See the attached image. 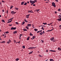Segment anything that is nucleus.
<instances>
[{
    "label": "nucleus",
    "instance_id": "f257e3e1",
    "mask_svg": "<svg viewBox=\"0 0 61 61\" xmlns=\"http://www.w3.org/2000/svg\"><path fill=\"white\" fill-rule=\"evenodd\" d=\"M52 6L54 7H56V5H55V3L54 2H52Z\"/></svg>",
    "mask_w": 61,
    "mask_h": 61
},
{
    "label": "nucleus",
    "instance_id": "f03ea898",
    "mask_svg": "<svg viewBox=\"0 0 61 61\" xmlns=\"http://www.w3.org/2000/svg\"><path fill=\"white\" fill-rule=\"evenodd\" d=\"M36 47H30L28 48V49H35L36 48Z\"/></svg>",
    "mask_w": 61,
    "mask_h": 61
},
{
    "label": "nucleus",
    "instance_id": "7ed1b4c3",
    "mask_svg": "<svg viewBox=\"0 0 61 61\" xmlns=\"http://www.w3.org/2000/svg\"><path fill=\"white\" fill-rule=\"evenodd\" d=\"M16 29V27H15V28H14L13 27H12L10 29V30H15Z\"/></svg>",
    "mask_w": 61,
    "mask_h": 61
},
{
    "label": "nucleus",
    "instance_id": "20e7f679",
    "mask_svg": "<svg viewBox=\"0 0 61 61\" xmlns=\"http://www.w3.org/2000/svg\"><path fill=\"white\" fill-rule=\"evenodd\" d=\"M16 12H15L13 11H12L11 12V13L12 15H13L15 13H16Z\"/></svg>",
    "mask_w": 61,
    "mask_h": 61
},
{
    "label": "nucleus",
    "instance_id": "39448f33",
    "mask_svg": "<svg viewBox=\"0 0 61 61\" xmlns=\"http://www.w3.org/2000/svg\"><path fill=\"white\" fill-rule=\"evenodd\" d=\"M49 51H50L51 52H56V51L55 50H51Z\"/></svg>",
    "mask_w": 61,
    "mask_h": 61
},
{
    "label": "nucleus",
    "instance_id": "423d86ee",
    "mask_svg": "<svg viewBox=\"0 0 61 61\" xmlns=\"http://www.w3.org/2000/svg\"><path fill=\"white\" fill-rule=\"evenodd\" d=\"M11 42V41L9 39V40L8 42H7V43L8 44H9Z\"/></svg>",
    "mask_w": 61,
    "mask_h": 61
},
{
    "label": "nucleus",
    "instance_id": "0eeeda50",
    "mask_svg": "<svg viewBox=\"0 0 61 61\" xmlns=\"http://www.w3.org/2000/svg\"><path fill=\"white\" fill-rule=\"evenodd\" d=\"M54 37L51 38V41H53L54 40Z\"/></svg>",
    "mask_w": 61,
    "mask_h": 61
},
{
    "label": "nucleus",
    "instance_id": "6e6552de",
    "mask_svg": "<svg viewBox=\"0 0 61 61\" xmlns=\"http://www.w3.org/2000/svg\"><path fill=\"white\" fill-rule=\"evenodd\" d=\"M29 15H26V16L25 17H26V18H29Z\"/></svg>",
    "mask_w": 61,
    "mask_h": 61
},
{
    "label": "nucleus",
    "instance_id": "1a4fd4ad",
    "mask_svg": "<svg viewBox=\"0 0 61 61\" xmlns=\"http://www.w3.org/2000/svg\"><path fill=\"white\" fill-rule=\"evenodd\" d=\"M13 34H15V33H17V31H15L14 32H13Z\"/></svg>",
    "mask_w": 61,
    "mask_h": 61
},
{
    "label": "nucleus",
    "instance_id": "9d476101",
    "mask_svg": "<svg viewBox=\"0 0 61 61\" xmlns=\"http://www.w3.org/2000/svg\"><path fill=\"white\" fill-rule=\"evenodd\" d=\"M57 20L59 21H61V18L58 19Z\"/></svg>",
    "mask_w": 61,
    "mask_h": 61
},
{
    "label": "nucleus",
    "instance_id": "9b49d317",
    "mask_svg": "<svg viewBox=\"0 0 61 61\" xmlns=\"http://www.w3.org/2000/svg\"><path fill=\"white\" fill-rule=\"evenodd\" d=\"M23 30H24V31H27V29H23Z\"/></svg>",
    "mask_w": 61,
    "mask_h": 61
},
{
    "label": "nucleus",
    "instance_id": "f8f14e48",
    "mask_svg": "<svg viewBox=\"0 0 61 61\" xmlns=\"http://www.w3.org/2000/svg\"><path fill=\"white\" fill-rule=\"evenodd\" d=\"M27 26L28 27H29L31 25V24H29L27 25Z\"/></svg>",
    "mask_w": 61,
    "mask_h": 61
},
{
    "label": "nucleus",
    "instance_id": "ddd939ff",
    "mask_svg": "<svg viewBox=\"0 0 61 61\" xmlns=\"http://www.w3.org/2000/svg\"><path fill=\"white\" fill-rule=\"evenodd\" d=\"M28 13H33V12L32 10H30L28 11Z\"/></svg>",
    "mask_w": 61,
    "mask_h": 61
},
{
    "label": "nucleus",
    "instance_id": "4468645a",
    "mask_svg": "<svg viewBox=\"0 0 61 61\" xmlns=\"http://www.w3.org/2000/svg\"><path fill=\"white\" fill-rule=\"evenodd\" d=\"M24 3H25L24 2H22L21 3V5H23L24 4Z\"/></svg>",
    "mask_w": 61,
    "mask_h": 61
},
{
    "label": "nucleus",
    "instance_id": "2eb2a0df",
    "mask_svg": "<svg viewBox=\"0 0 61 61\" xmlns=\"http://www.w3.org/2000/svg\"><path fill=\"white\" fill-rule=\"evenodd\" d=\"M43 33H44L43 32H41V33H39V34L40 35H42V34H43Z\"/></svg>",
    "mask_w": 61,
    "mask_h": 61
},
{
    "label": "nucleus",
    "instance_id": "dca6fc26",
    "mask_svg": "<svg viewBox=\"0 0 61 61\" xmlns=\"http://www.w3.org/2000/svg\"><path fill=\"white\" fill-rule=\"evenodd\" d=\"M1 43H5V41H3L2 42H1Z\"/></svg>",
    "mask_w": 61,
    "mask_h": 61
},
{
    "label": "nucleus",
    "instance_id": "f3484780",
    "mask_svg": "<svg viewBox=\"0 0 61 61\" xmlns=\"http://www.w3.org/2000/svg\"><path fill=\"white\" fill-rule=\"evenodd\" d=\"M29 38H30V37H28V38H27V40H29Z\"/></svg>",
    "mask_w": 61,
    "mask_h": 61
},
{
    "label": "nucleus",
    "instance_id": "a211bd4d",
    "mask_svg": "<svg viewBox=\"0 0 61 61\" xmlns=\"http://www.w3.org/2000/svg\"><path fill=\"white\" fill-rule=\"evenodd\" d=\"M36 38V36H32V38H33V39H34Z\"/></svg>",
    "mask_w": 61,
    "mask_h": 61
},
{
    "label": "nucleus",
    "instance_id": "6ab92c4d",
    "mask_svg": "<svg viewBox=\"0 0 61 61\" xmlns=\"http://www.w3.org/2000/svg\"><path fill=\"white\" fill-rule=\"evenodd\" d=\"M12 21V20H11L10 21H9L7 22V23H10Z\"/></svg>",
    "mask_w": 61,
    "mask_h": 61
},
{
    "label": "nucleus",
    "instance_id": "aec40b11",
    "mask_svg": "<svg viewBox=\"0 0 61 61\" xmlns=\"http://www.w3.org/2000/svg\"><path fill=\"white\" fill-rule=\"evenodd\" d=\"M54 60L52 59H50V61H53Z\"/></svg>",
    "mask_w": 61,
    "mask_h": 61
},
{
    "label": "nucleus",
    "instance_id": "412c9836",
    "mask_svg": "<svg viewBox=\"0 0 61 61\" xmlns=\"http://www.w3.org/2000/svg\"><path fill=\"white\" fill-rule=\"evenodd\" d=\"M43 25H47V23H43Z\"/></svg>",
    "mask_w": 61,
    "mask_h": 61
},
{
    "label": "nucleus",
    "instance_id": "4be33fe9",
    "mask_svg": "<svg viewBox=\"0 0 61 61\" xmlns=\"http://www.w3.org/2000/svg\"><path fill=\"white\" fill-rule=\"evenodd\" d=\"M33 1H32L31 0H30V3H32V2H33Z\"/></svg>",
    "mask_w": 61,
    "mask_h": 61
},
{
    "label": "nucleus",
    "instance_id": "5701e85b",
    "mask_svg": "<svg viewBox=\"0 0 61 61\" xmlns=\"http://www.w3.org/2000/svg\"><path fill=\"white\" fill-rule=\"evenodd\" d=\"M58 50H60V51H61V49L59 47L58 48Z\"/></svg>",
    "mask_w": 61,
    "mask_h": 61
},
{
    "label": "nucleus",
    "instance_id": "b1692460",
    "mask_svg": "<svg viewBox=\"0 0 61 61\" xmlns=\"http://www.w3.org/2000/svg\"><path fill=\"white\" fill-rule=\"evenodd\" d=\"M25 23V22H22V24H21V25H23L24 24V23Z\"/></svg>",
    "mask_w": 61,
    "mask_h": 61
},
{
    "label": "nucleus",
    "instance_id": "393cba45",
    "mask_svg": "<svg viewBox=\"0 0 61 61\" xmlns=\"http://www.w3.org/2000/svg\"><path fill=\"white\" fill-rule=\"evenodd\" d=\"M23 4L25 5H27V3L26 2H25V3Z\"/></svg>",
    "mask_w": 61,
    "mask_h": 61
},
{
    "label": "nucleus",
    "instance_id": "a878e982",
    "mask_svg": "<svg viewBox=\"0 0 61 61\" xmlns=\"http://www.w3.org/2000/svg\"><path fill=\"white\" fill-rule=\"evenodd\" d=\"M34 30H35V31H37V30H37V29H34Z\"/></svg>",
    "mask_w": 61,
    "mask_h": 61
},
{
    "label": "nucleus",
    "instance_id": "bb28decb",
    "mask_svg": "<svg viewBox=\"0 0 61 61\" xmlns=\"http://www.w3.org/2000/svg\"><path fill=\"white\" fill-rule=\"evenodd\" d=\"M33 51H32L31 52H30L29 53V54H32V53H33Z\"/></svg>",
    "mask_w": 61,
    "mask_h": 61
},
{
    "label": "nucleus",
    "instance_id": "cd10ccee",
    "mask_svg": "<svg viewBox=\"0 0 61 61\" xmlns=\"http://www.w3.org/2000/svg\"><path fill=\"white\" fill-rule=\"evenodd\" d=\"M24 21H25L26 23L28 22V21L27 20H26L25 19H24Z\"/></svg>",
    "mask_w": 61,
    "mask_h": 61
},
{
    "label": "nucleus",
    "instance_id": "c85d7f7f",
    "mask_svg": "<svg viewBox=\"0 0 61 61\" xmlns=\"http://www.w3.org/2000/svg\"><path fill=\"white\" fill-rule=\"evenodd\" d=\"M25 28H26L28 30V27L27 26H26V27H25Z\"/></svg>",
    "mask_w": 61,
    "mask_h": 61
},
{
    "label": "nucleus",
    "instance_id": "c756f323",
    "mask_svg": "<svg viewBox=\"0 0 61 61\" xmlns=\"http://www.w3.org/2000/svg\"><path fill=\"white\" fill-rule=\"evenodd\" d=\"M9 32L8 31H7L5 32V33L6 34H8L9 33Z\"/></svg>",
    "mask_w": 61,
    "mask_h": 61
},
{
    "label": "nucleus",
    "instance_id": "7c9ffc66",
    "mask_svg": "<svg viewBox=\"0 0 61 61\" xmlns=\"http://www.w3.org/2000/svg\"><path fill=\"white\" fill-rule=\"evenodd\" d=\"M15 10H18V8H17V7H16V8H15Z\"/></svg>",
    "mask_w": 61,
    "mask_h": 61
},
{
    "label": "nucleus",
    "instance_id": "2f4dec72",
    "mask_svg": "<svg viewBox=\"0 0 61 61\" xmlns=\"http://www.w3.org/2000/svg\"><path fill=\"white\" fill-rule=\"evenodd\" d=\"M30 35L31 36H33V35L32 34H31V33H30Z\"/></svg>",
    "mask_w": 61,
    "mask_h": 61
},
{
    "label": "nucleus",
    "instance_id": "473e14b6",
    "mask_svg": "<svg viewBox=\"0 0 61 61\" xmlns=\"http://www.w3.org/2000/svg\"><path fill=\"white\" fill-rule=\"evenodd\" d=\"M36 2H34V1H33L32 2V3H31L32 4H34V3H35Z\"/></svg>",
    "mask_w": 61,
    "mask_h": 61
},
{
    "label": "nucleus",
    "instance_id": "72a5a7b5",
    "mask_svg": "<svg viewBox=\"0 0 61 61\" xmlns=\"http://www.w3.org/2000/svg\"><path fill=\"white\" fill-rule=\"evenodd\" d=\"M19 60V59L18 58H17L16 59H15L16 61H18Z\"/></svg>",
    "mask_w": 61,
    "mask_h": 61
},
{
    "label": "nucleus",
    "instance_id": "f704fd0d",
    "mask_svg": "<svg viewBox=\"0 0 61 61\" xmlns=\"http://www.w3.org/2000/svg\"><path fill=\"white\" fill-rule=\"evenodd\" d=\"M8 11H9V10H6V13L7 14H8Z\"/></svg>",
    "mask_w": 61,
    "mask_h": 61
},
{
    "label": "nucleus",
    "instance_id": "c9c22d12",
    "mask_svg": "<svg viewBox=\"0 0 61 61\" xmlns=\"http://www.w3.org/2000/svg\"><path fill=\"white\" fill-rule=\"evenodd\" d=\"M25 46H22V48H24V49L25 48Z\"/></svg>",
    "mask_w": 61,
    "mask_h": 61
},
{
    "label": "nucleus",
    "instance_id": "e433bc0d",
    "mask_svg": "<svg viewBox=\"0 0 61 61\" xmlns=\"http://www.w3.org/2000/svg\"><path fill=\"white\" fill-rule=\"evenodd\" d=\"M34 1V2H37V0H34V1Z\"/></svg>",
    "mask_w": 61,
    "mask_h": 61
},
{
    "label": "nucleus",
    "instance_id": "4c0bfd02",
    "mask_svg": "<svg viewBox=\"0 0 61 61\" xmlns=\"http://www.w3.org/2000/svg\"><path fill=\"white\" fill-rule=\"evenodd\" d=\"M59 18H60L61 17V15H59Z\"/></svg>",
    "mask_w": 61,
    "mask_h": 61
},
{
    "label": "nucleus",
    "instance_id": "58836bf2",
    "mask_svg": "<svg viewBox=\"0 0 61 61\" xmlns=\"http://www.w3.org/2000/svg\"><path fill=\"white\" fill-rule=\"evenodd\" d=\"M1 21H2V22H5V20H1Z\"/></svg>",
    "mask_w": 61,
    "mask_h": 61
},
{
    "label": "nucleus",
    "instance_id": "ea45409f",
    "mask_svg": "<svg viewBox=\"0 0 61 61\" xmlns=\"http://www.w3.org/2000/svg\"><path fill=\"white\" fill-rule=\"evenodd\" d=\"M23 36V35H22V34H20V37H21V36Z\"/></svg>",
    "mask_w": 61,
    "mask_h": 61
},
{
    "label": "nucleus",
    "instance_id": "a19ab883",
    "mask_svg": "<svg viewBox=\"0 0 61 61\" xmlns=\"http://www.w3.org/2000/svg\"><path fill=\"white\" fill-rule=\"evenodd\" d=\"M39 10H40V9H38V10L37 9V10H36V11L38 12Z\"/></svg>",
    "mask_w": 61,
    "mask_h": 61
},
{
    "label": "nucleus",
    "instance_id": "79ce46f5",
    "mask_svg": "<svg viewBox=\"0 0 61 61\" xmlns=\"http://www.w3.org/2000/svg\"><path fill=\"white\" fill-rule=\"evenodd\" d=\"M41 42L44 43V41L43 40H41Z\"/></svg>",
    "mask_w": 61,
    "mask_h": 61
},
{
    "label": "nucleus",
    "instance_id": "37998d69",
    "mask_svg": "<svg viewBox=\"0 0 61 61\" xmlns=\"http://www.w3.org/2000/svg\"><path fill=\"white\" fill-rule=\"evenodd\" d=\"M16 24L19 25V23L18 22H15Z\"/></svg>",
    "mask_w": 61,
    "mask_h": 61
},
{
    "label": "nucleus",
    "instance_id": "c03bdc74",
    "mask_svg": "<svg viewBox=\"0 0 61 61\" xmlns=\"http://www.w3.org/2000/svg\"><path fill=\"white\" fill-rule=\"evenodd\" d=\"M41 29L43 30H44V28L43 27H42Z\"/></svg>",
    "mask_w": 61,
    "mask_h": 61
},
{
    "label": "nucleus",
    "instance_id": "a18cd8bd",
    "mask_svg": "<svg viewBox=\"0 0 61 61\" xmlns=\"http://www.w3.org/2000/svg\"><path fill=\"white\" fill-rule=\"evenodd\" d=\"M52 31L49 30H47V31H46V32H49V31Z\"/></svg>",
    "mask_w": 61,
    "mask_h": 61
},
{
    "label": "nucleus",
    "instance_id": "49530a36",
    "mask_svg": "<svg viewBox=\"0 0 61 61\" xmlns=\"http://www.w3.org/2000/svg\"><path fill=\"white\" fill-rule=\"evenodd\" d=\"M61 10V9H58V11H60Z\"/></svg>",
    "mask_w": 61,
    "mask_h": 61
},
{
    "label": "nucleus",
    "instance_id": "de8ad7c7",
    "mask_svg": "<svg viewBox=\"0 0 61 61\" xmlns=\"http://www.w3.org/2000/svg\"><path fill=\"white\" fill-rule=\"evenodd\" d=\"M55 1H56V2H58V0H55Z\"/></svg>",
    "mask_w": 61,
    "mask_h": 61
},
{
    "label": "nucleus",
    "instance_id": "09e8293b",
    "mask_svg": "<svg viewBox=\"0 0 61 61\" xmlns=\"http://www.w3.org/2000/svg\"><path fill=\"white\" fill-rule=\"evenodd\" d=\"M13 8V6H11V7L10 8V9H11L12 8Z\"/></svg>",
    "mask_w": 61,
    "mask_h": 61
},
{
    "label": "nucleus",
    "instance_id": "8fccbe9b",
    "mask_svg": "<svg viewBox=\"0 0 61 61\" xmlns=\"http://www.w3.org/2000/svg\"><path fill=\"white\" fill-rule=\"evenodd\" d=\"M39 57H42V56H41V55H39Z\"/></svg>",
    "mask_w": 61,
    "mask_h": 61
},
{
    "label": "nucleus",
    "instance_id": "3c124183",
    "mask_svg": "<svg viewBox=\"0 0 61 61\" xmlns=\"http://www.w3.org/2000/svg\"><path fill=\"white\" fill-rule=\"evenodd\" d=\"M13 18H10V20H12L13 19Z\"/></svg>",
    "mask_w": 61,
    "mask_h": 61
},
{
    "label": "nucleus",
    "instance_id": "603ef678",
    "mask_svg": "<svg viewBox=\"0 0 61 61\" xmlns=\"http://www.w3.org/2000/svg\"><path fill=\"white\" fill-rule=\"evenodd\" d=\"M12 25L11 24V25H9V26H12Z\"/></svg>",
    "mask_w": 61,
    "mask_h": 61
},
{
    "label": "nucleus",
    "instance_id": "864d4df0",
    "mask_svg": "<svg viewBox=\"0 0 61 61\" xmlns=\"http://www.w3.org/2000/svg\"><path fill=\"white\" fill-rule=\"evenodd\" d=\"M2 2L4 3V2H5L4 1H3V0H2Z\"/></svg>",
    "mask_w": 61,
    "mask_h": 61
},
{
    "label": "nucleus",
    "instance_id": "5fc2aeb1",
    "mask_svg": "<svg viewBox=\"0 0 61 61\" xmlns=\"http://www.w3.org/2000/svg\"><path fill=\"white\" fill-rule=\"evenodd\" d=\"M53 29H52L51 30H49L52 31V30H53Z\"/></svg>",
    "mask_w": 61,
    "mask_h": 61
},
{
    "label": "nucleus",
    "instance_id": "6e6d98bb",
    "mask_svg": "<svg viewBox=\"0 0 61 61\" xmlns=\"http://www.w3.org/2000/svg\"><path fill=\"white\" fill-rule=\"evenodd\" d=\"M39 31L40 32H41L42 31V30H41V31Z\"/></svg>",
    "mask_w": 61,
    "mask_h": 61
},
{
    "label": "nucleus",
    "instance_id": "4d7b16f0",
    "mask_svg": "<svg viewBox=\"0 0 61 61\" xmlns=\"http://www.w3.org/2000/svg\"><path fill=\"white\" fill-rule=\"evenodd\" d=\"M48 52V50H46V52Z\"/></svg>",
    "mask_w": 61,
    "mask_h": 61
},
{
    "label": "nucleus",
    "instance_id": "13d9d810",
    "mask_svg": "<svg viewBox=\"0 0 61 61\" xmlns=\"http://www.w3.org/2000/svg\"><path fill=\"white\" fill-rule=\"evenodd\" d=\"M32 27H33V28H34V27L33 26V24H32Z\"/></svg>",
    "mask_w": 61,
    "mask_h": 61
},
{
    "label": "nucleus",
    "instance_id": "bf43d9fd",
    "mask_svg": "<svg viewBox=\"0 0 61 61\" xmlns=\"http://www.w3.org/2000/svg\"><path fill=\"white\" fill-rule=\"evenodd\" d=\"M29 1H27V3L28 4H29Z\"/></svg>",
    "mask_w": 61,
    "mask_h": 61
},
{
    "label": "nucleus",
    "instance_id": "052dcab7",
    "mask_svg": "<svg viewBox=\"0 0 61 61\" xmlns=\"http://www.w3.org/2000/svg\"><path fill=\"white\" fill-rule=\"evenodd\" d=\"M4 12V10H2V12Z\"/></svg>",
    "mask_w": 61,
    "mask_h": 61
},
{
    "label": "nucleus",
    "instance_id": "680f3d73",
    "mask_svg": "<svg viewBox=\"0 0 61 61\" xmlns=\"http://www.w3.org/2000/svg\"><path fill=\"white\" fill-rule=\"evenodd\" d=\"M57 13V12L56 11H55V14H56Z\"/></svg>",
    "mask_w": 61,
    "mask_h": 61
},
{
    "label": "nucleus",
    "instance_id": "e2e57ef3",
    "mask_svg": "<svg viewBox=\"0 0 61 61\" xmlns=\"http://www.w3.org/2000/svg\"><path fill=\"white\" fill-rule=\"evenodd\" d=\"M52 24V23H50V24H50V25H51Z\"/></svg>",
    "mask_w": 61,
    "mask_h": 61
},
{
    "label": "nucleus",
    "instance_id": "0e129e2a",
    "mask_svg": "<svg viewBox=\"0 0 61 61\" xmlns=\"http://www.w3.org/2000/svg\"><path fill=\"white\" fill-rule=\"evenodd\" d=\"M36 5L35 4H34L33 5V6H35Z\"/></svg>",
    "mask_w": 61,
    "mask_h": 61
},
{
    "label": "nucleus",
    "instance_id": "69168bd1",
    "mask_svg": "<svg viewBox=\"0 0 61 61\" xmlns=\"http://www.w3.org/2000/svg\"><path fill=\"white\" fill-rule=\"evenodd\" d=\"M39 32H40V31H37V33H38Z\"/></svg>",
    "mask_w": 61,
    "mask_h": 61
},
{
    "label": "nucleus",
    "instance_id": "338daca9",
    "mask_svg": "<svg viewBox=\"0 0 61 61\" xmlns=\"http://www.w3.org/2000/svg\"><path fill=\"white\" fill-rule=\"evenodd\" d=\"M47 25H50V24H47Z\"/></svg>",
    "mask_w": 61,
    "mask_h": 61
},
{
    "label": "nucleus",
    "instance_id": "774afa93",
    "mask_svg": "<svg viewBox=\"0 0 61 61\" xmlns=\"http://www.w3.org/2000/svg\"><path fill=\"white\" fill-rule=\"evenodd\" d=\"M20 41H19L18 42V43H20Z\"/></svg>",
    "mask_w": 61,
    "mask_h": 61
}]
</instances>
